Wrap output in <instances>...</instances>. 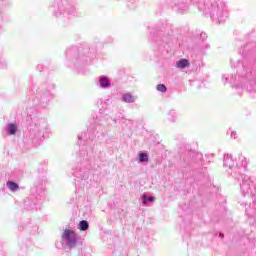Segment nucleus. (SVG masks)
Instances as JSON below:
<instances>
[{
	"label": "nucleus",
	"instance_id": "1",
	"mask_svg": "<svg viewBox=\"0 0 256 256\" xmlns=\"http://www.w3.org/2000/svg\"><path fill=\"white\" fill-rule=\"evenodd\" d=\"M237 163L233 159V155L225 154L224 155V167L233 169V177L235 179H242L241 191L244 195H255L256 191V178L241 174L239 167L235 166Z\"/></svg>",
	"mask_w": 256,
	"mask_h": 256
},
{
	"label": "nucleus",
	"instance_id": "2",
	"mask_svg": "<svg viewBox=\"0 0 256 256\" xmlns=\"http://www.w3.org/2000/svg\"><path fill=\"white\" fill-rule=\"evenodd\" d=\"M222 83L224 85L230 83L231 85L246 89V91L256 92V77H251V71L247 70V68H243V71H240L237 76L231 74L222 75Z\"/></svg>",
	"mask_w": 256,
	"mask_h": 256
},
{
	"label": "nucleus",
	"instance_id": "3",
	"mask_svg": "<svg viewBox=\"0 0 256 256\" xmlns=\"http://www.w3.org/2000/svg\"><path fill=\"white\" fill-rule=\"evenodd\" d=\"M208 14L210 15L212 21H215L216 23H225L229 17L227 4L221 0L212 2L210 7H208Z\"/></svg>",
	"mask_w": 256,
	"mask_h": 256
},
{
	"label": "nucleus",
	"instance_id": "4",
	"mask_svg": "<svg viewBox=\"0 0 256 256\" xmlns=\"http://www.w3.org/2000/svg\"><path fill=\"white\" fill-rule=\"evenodd\" d=\"M51 9L53 15L58 19H65L75 13V7L71 5V1L69 0H54L51 3Z\"/></svg>",
	"mask_w": 256,
	"mask_h": 256
},
{
	"label": "nucleus",
	"instance_id": "5",
	"mask_svg": "<svg viewBox=\"0 0 256 256\" xmlns=\"http://www.w3.org/2000/svg\"><path fill=\"white\" fill-rule=\"evenodd\" d=\"M60 243L66 251H71L79 245V236L72 228H66L61 235Z\"/></svg>",
	"mask_w": 256,
	"mask_h": 256
},
{
	"label": "nucleus",
	"instance_id": "6",
	"mask_svg": "<svg viewBox=\"0 0 256 256\" xmlns=\"http://www.w3.org/2000/svg\"><path fill=\"white\" fill-rule=\"evenodd\" d=\"M32 135L34 139H38L39 141H41V139H49V137H51L49 125L45 122L35 124V126L32 128Z\"/></svg>",
	"mask_w": 256,
	"mask_h": 256
},
{
	"label": "nucleus",
	"instance_id": "7",
	"mask_svg": "<svg viewBox=\"0 0 256 256\" xmlns=\"http://www.w3.org/2000/svg\"><path fill=\"white\" fill-rule=\"evenodd\" d=\"M97 86L100 89H109V87H111V79L105 75H101L98 78Z\"/></svg>",
	"mask_w": 256,
	"mask_h": 256
},
{
	"label": "nucleus",
	"instance_id": "8",
	"mask_svg": "<svg viewBox=\"0 0 256 256\" xmlns=\"http://www.w3.org/2000/svg\"><path fill=\"white\" fill-rule=\"evenodd\" d=\"M121 101L123 103H135L137 101V97L133 96V94H131V92H126V93L122 94Z\"/></svg>",
	"mask_w": 256,
	"mask_h": 256
},
{
	"label": "nucleus",
	"instance_id": "9",
	"mask_svg": "<svg viewBox=\"0 0 256 256\" xmlns=\"http://www.w3.org/2000/svg\"><path fill=\"white\" fill-rule=\"evenodd\" d=\"M190 63L187 59H181L176 62V68L177 69H187L189 67Z\"/></svg>",
	"mask_w": 256,
	"mask_h": 256
},
{
	"label": "nucleus",
	"instance_id": "10",
	"mask_svg": "<svg viewBox=\"0 0 256 256\" xmlns=\"http://www.w3.org/2000/svg\"><path fill=\"white\" fill-rule=\"evenodd\" d=\"M17 124H13V123H10V124H7L6 126V133H8V135H15V133H17Z\"/></svg>",
	"mask_w": 256,
	"mask_h": 256
},
{
	"label": "nucleus",
	"instance_id": "11",
	"mask_svg": "<svg viewBox=\"0 0 256 256\" xmlns=\"http://www.w3.org/2000/svg\"><path fill=\"white\" fill-rule=\"evenodd\" d=\"M6 187H7V189H9V191H12V193L19 191V184L15 183L13 181H8L6 183Z\"/></svg>",
	"mask_w": 256,
	"mask_h": 256
},
{
	"label": "nucleus",
	"instance_id": "12",
	"mask_svg": "<svg viewBox=\"0 0 256 256\" xmlns=\"http://www.w3.org/2000/svg\"><path fill=\"white\" fill-rule=\"evenodd\" d=\"M140 199H141L143 205H148V203H153L155 201L154 196H147V194H143L140 197Z\"/></svg>",
	"mask_w": 256,
	"mask_h": 256
},
{
	"label": "nucleus",
	"instance_id": "13",
	"mask_svg": "<svg viewBox=\"0 0 256 256\" xmlns=\"http://www.w3.org/2000/svg\"><path fill=\"white\" fill-rule=\"evenodd\" d=\"M239 161L241 163V167L242 168H239V171H240V175H241V171H245L247 169V158L243 155L239 156Z\"/></svg>",
	"mask_w": 256,
	"mask_h": 256
},
{
	"label": "nucleus",
	"instance_id": "14",
	"mask_svg": "<svg viewBox=\"0 0 256 256\" xmlns=\"http://www.w3.org/2000/svg\"><path fill=\"white\" fill-rule=\"evenodd\" d=\"M78 229L80 231H87V229H89V222H87L86 220L80 221L78 224Z\"/></svg>",
	"mask_w": 256,
	"mask_h": 256
},
{
	"label": "nucleus",
	"instance_id": "15",
	"mask_svg": "<svg viewBox=\"0 0 256 256\" xmlns=\"http://www.w3.org/2000/svg\"><path fill=\"white\" fill-rule=\"evenodd\" d=\"M138 158L139 163H147L149 161V155L147 153H139Z\"/></svg>",
	"mask_w": 256,
	"mask_h": 256
},
{
	"label": "nucleus",
	"instance_id": "16",
	"mask_svg": "<svg viewBox=\"0 0 256 256\" xmlns=\"http://www.w3.org/2000/svg\"><path fill=\"white\" fill-rule=\"evenodd\" d=\"M168 120L172 121V123L177 120V112H175V110H170L168 112Z\"/></svg>",
	"mask_w": 256,
	"mask_h": 256
},
{
	"label": "nucleus",
	"instance_id": "17",
	"mask_svg": "<svg viewBox=\"0 0 256 256\" xmlns=\"http://www.w3.org/2000/svg\"><path fill=\"white\" fill-rule=\"evenodd\" d=\"M156 89L160 93H166L167 92V86H165V84H158Z\"/></svg>",
	"mask_w": 256,
	"mask_h": 256
},
{
	"label": "nucleus",
	"instance_id": "18",
	"mask_svg": "<svg viewBox=\"0 0 256 256\" xmlns=\"http://www.w3.org/2000/svg\"><path fill=\"white\" fill-rule=\"evenodd\" d=\"M187 11H189V5H187V4L180 6L178 8V13L183 14V13H187Z\"/></svg>",
	"mask_w": 256,
	"mask_h": 256
},
{
	"label": "nucleus",
	"instance_id": "19",
	"mask_svg": "<svg viewBox=\"0 0 256 256\" xmlns=\"http://www.w3.org/2000/svg\"><path fill=\"white\" fill-rule=\"evenodd\" d=\"M228 135L230 134L231 139H237V132L233 130H228Z\"/></svg>",
	"mask_w": 256,
	"mask_h": 256
},
{
	"label": "nucleus",
	"instance_id": "20",
	"mask_svg": "<svg viewBox=\"0 0 256 256\" xmlns=\"http://www.w3.org/2000/svg\"><path fill=\"white\" fill-rule=\"evenodd\" d=\"M197 157H198V159H201V157H203V154L198 153V154H197Z\"/></svg>",
	"mask_w": 256,
	"mask_h": 256
}]
</instances>
